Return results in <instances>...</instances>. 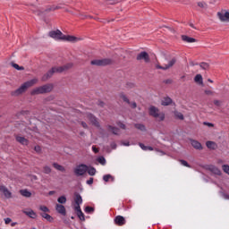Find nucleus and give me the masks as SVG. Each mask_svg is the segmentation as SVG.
<instances>
[{"mask_svg":"<svg viewBox=\"0 0 229 229\" xmlns=\"http://www.w3.org/2000/svg\"><path fill=\"white\" fill-rule=\"evenodd\" d=\"M48 35L51 38H54L55 40H66L67 42H78V38L74 36H65L64 35V33L60 31V30H52L49 32Z\"/></svg>","mask_w":229,"mask_h":229,"instance_id":"obj_1","label":"nucleus"},{"mask_svg":"<svg viewBox=\"0 0 229 229\" xmlns=\"http://www.w3.org/2000/svg\"><path fill=\"white\" fill-rule=\"evenodd\" d=\"M71 67H72V64H67L59 67H53L42 77V81H47V80H49V78H51L55 72H64V71L71 69Z\"/></svg>","mask_w":229,"mask_h":229,"instance_id":"obj_2","label":"nucleus"},{"mask_svg":"<svg viewBox=\"0 0 229 229\" xmlns=\"http://www.w3.org/2000/svg\"><path fill=\"white\" fill-rule=\"evenodd\" d=\"M38 79H32L29 81L24 82L19 89L12 92V96H21V94H24L30 87H33L36 83H38Z\"/></svg>","mask_w":229,"mask_h":229,"instance_id":"obj_3","label":"nucleus"},{"mask_svg":"<svg viewBox=\"0 0 229 229\" xmlns=\"http://www.w3.org/2000/svg\"><path fill=\"white\" fill-rule=\"evenodd\" d=\"M51 90H53V85L46 84L32 89L30 94L31 96H37L38 94H47V92H51Z\"/></svg>","mask_w":229,"mask_h":229,"instance_id":"obj_4","label":"nucleus"},{"mask_svg":"<svg viewBox=\"0 0 229 229\" xmlns=\"http://www.w3.org/2000/svg\"><path fill=\"white\" fill-rule=\"evenodd\" d=\"M149 115L155 117V119H159V121H164L165 119V114L164 113H160V110L156 106H150L148 109Z\"/></svg>","mask_w":229,"mask_h":229,"instance_id":"obj_5","label":"nucleus"},{"mask_svg":"<svg viewBox=\"0 0 229 229\" xmlns=\"http://www.w3.org/2000/svg\"><path fill=\"white\" fill-rule=\"evenodd\" d=\"M112 59H95L91 61V65H97L98 67L112 64Z\"/></svg>","mask_w":229,"mask_h":229,"instance_id":"obj_6","label":"nucleus"},{"mask_svg":"<svg viewBox=\"0 0 229 229\" xmlns=\"http://www.w3.org/2000/svg\"><path fill=\"white\" fill-rule=\"evenodd\" d=\"M89 171V166L87 165H79L74 169V174L76 176H83Z\"/></svg>","mask_w":229,"mask_h":229,"instance_id":"obj_7","label":"nucleus"},{"mask_svg":"<svg viewBox=\"0 0 229 229\" xmlns=\"http://www.w3.org/2000/svg\"><path fill=\"white\" fill-rule=\"evenodd\" d=\"M174 64H176V58H172L168 62V64H165V66L157 64L156 67H157V69H161L162 71H167V69H171V67H173V65H174Z\"/></svg>","mask_w":229,"mask_h":229,"instance_id":"obj_8","label":"nucleus"},{"mask_svg":"<svg viewBox=\"0 0 229 229\" xmlns=\"http://www.w3.org/2000/svg\"><path fill=\"white\" fill-rule=\"evenodd\" d=\"M217 17L221 22H229V12L217 13Z\"/></svg>","mask_w":229,"mask_h":229,"instance_id":"obj_9","label":"nucleus"},{"mask_svg":"<svg viewBox=\"0 0 229 229\" xmlns=\"http://www.w3.org/2000/svg\"><path fill=\"white\" fill-rule=\"evenodd\" d=\"M0 192L6 198V199H12V191H8L6 186L0 185Z\"/></svg>","mask_w":229,"mask_h":229,"instance_id":"obj_10","label":"nucleus"},{"mask_svg":"<svg viewBox=\"0 0 229 229\" xmlns=\"http://www.w3.org/2000/svg\"><path fill=\"white\" fill-rule=\"evenodd\" d=\"M136 60L140 61V60H144V62L146 64H148L149 62V54H148V52H141L140 54H138Z\"/></svg>","mask_w":229,"mask_h":229,"instance_id":"obj_11","label":"nucleus"},{"mask_svg":"<svg viewBox=\"0 0 229 229\" xmlns=\"http://www.w3.org/2000/svg\"><path fill=\"white\" fill-rule=\"evenodd\" d=\"M87 119H89V121H90V123H91V124H93V126L99 128V122L98 121V118H96V116H94V114H88Z\"/></svg>","mask_w":229,"mask_h":229,"instance_id":"obj_12","label":"nucleus"},{"mask_svg":"<svg viewBox=\"0 0 229 229\" xmlns=\"http://www.w3.org/2000/svg\"><path fill=\"white\" fill-rule=\"evenodd\" d=\"M190 142L192 148H194V149H199V150L203 149V146H201V143L199 141L196 140H190Z\"/></svg>","mask_w":229,"mask_h":229,"instance_id":"obj_13","label":"nucleus"},{"mask_svg":"<svg viewBox=\"0 0 229 229\" xmlns=\"http://www.w3.org/2000/svg\"><path fill=\"white\" fill-rule=\"evenodd\" d=\"M23 214L30 217V219H37V213L33 209L23 210Z\"/></svg>","mask_w":229,"mask_h":229,"instance_id":"obj_14","label":"nucleus"},{"mask_svg":"<svg viewBox=\"0 0 229 229\" xmlns=\"http://www.w3.org/2000/svg\"><path fill=\"white\" fill-rule=\"evenodd\" d=\"M114 223L118 225V226H123V225H126V220L123 218V216H117L114 218Z\"/></svg>","mask_w":229,"mask_h":229,"instance_id":"obj_15","label":"nucleus"},{"mask_svg":"<svg viewBox=\"0 0 229 229\" xmlns=\"http://www.w3.org/2000/svg\"><path fill=\"white\" fill-rule=\"evenodd\" d=\"M16 140L17 142L21 144V146H28V144H30V140H28V139L21 136H16Z\"/></svg>","mask_w":229,"mask_h":229,"instance_id":"obj_16","label":"nucleus"},{"mask_svg":"<svg viewBox=\"0 0 229 229\" xmlns=\"http://www.w3.org/2000/svg\"><path fill=\"white\" fill-rule=\"evenodd\" d=\"M55 210L58 212V214H61L62 216H65L66 214L65 207L62 204H56Z\"/></svg>","mask_w":229,"mask_h":229,"instance_id":"obj_17","label":"nucleus"},{"mask_svg":"<svg viewBox=\"0 0 229 229\" xmlns=\"http://www.w3.org/2000/svg\"><path fill=\"white\" fill-rule=\"evenodd\" d=\"M182 40L183 42H187L188 44H192V43L196 42V38H191V37H189L187 35H182Z\"/></svg>","mask_w":229,"mask_h":229,"instance_id":"obj_18","label":"nucleus"},{"mask_svg":"<svg viewBox=\"0 0 229 229\" xmlns=\"http://www.w3.org/2000/svg\"><path fill=\"white\" fill-rule=\"evenodd\" d=\"M74 202L75 205H81V203H83V199L80 193H74Z\"/></svg>","mask_w":229,"mask_h":229,"instance_id":"obj_19","label":"nucleus"},{"mask_svg":"<svg viewBox=\"0 0 229 229\" xmlns=\"http://www.w3.org/2000/svg\"><path fill=\"white\" fill-rule=\"evenodd\" d=\"M171 103H173V99H171V98L166 97V98H163L161 105L163 106H169V105H171Z\"/></svg>","mask_w":229,"mask_h":229,"instance_id":"obj_20","label":"nucleus"},{"mask_svg":"<svg viewBox=\"0 0 229 229\" xmlns=\"http://www.w3.org/2000/svg\"><path fill=\"white\" fill-rule=\"evenodd\" d=\"M40 216L49 223H53V216H51V215L47 213H40Z\"/></svg>","mask_w":229,"mask_h":229,"instance_id":"obj_21","label":"nucleus"},{"mask_svg":"<svg viewBox=\"0 0 229 229\" xmlns=\"http://www.w3.org/2000/svg\"><path fill=\"white\" fill-rule=\"evenodd\" d=\"M20 194L24 198H31V193L28 190H21Z\"/></svg>","mask_w":229,"mask_h":229,"instance_id":"obj_22","label":"nucleus"},{"mask_svg":"<svg viewBox=\"0 0 229 229\" xmlns=\"http://www.w3.org/2000/svg\"><path fill=\"white\" fill-rule=\"evenodd\" d=\"M109 131H112L114 135H119V128L114 127L112 125H108Z\"/></svg>","mask_w":229,"mask_h":229,"instance_id":"obj_23","label":"nucleus"},{"mask_svg":"<svg viewBox=\"0 0 229 229\" xmlns=\"http://www.w3.org/2000/svg\"><path fill=\"white\" fill-rule=\"evenodd\" d=\"M53 167H55V169L57 171H61L62 173L65 172V167H64L62 165H58L57 163H54Z\"/></svg>","mask_w":229,"mask_h":229,"instance_id":"obj_24","label":"nucleus"},{"mask_svg":"<svg viewBox=\"0 0 229 229\" xmlns=\"http://www.w3.org/2000/svg\"><path fill=\"white\" fill-rule=\"evenodd\" d=\"M211 173H214V174H217L218 176H221V170L217 168L216 166H211L210 167Z\"/></svg>","mask_w":229,"mask_h":229,"instance_id":"obj_25","label":"nucleus"},{"mask_svg":"<svg viewBox=\"0 0 229 229\" xmlns=\"http://www.w3.org/2000/svg\"><path fill=\"white\" fill-rule=\"evenodd\" d=\"M206 146L208 149H214L216 147V142L214 141H207Z\"/></svg>","mask_w":229,"mask_h":229,"instance_id":"obj_26","label":"nucleus"},{"mask_svg":"<svg viewBox=\"0 0 229 229\" xmlns=\"http://www.w3.org/2000/svg\"><path fill=\"white\" fill-rule=\"evenodd\" d=\"M194 81H196V83H203V76L197 74L194 78Z\"/></svg>","mask_w":229,"mask_h":229,"instance_id":"obj_27","label":"nucleus"},{"mask_svg":"<svg viewBox=\"0 0 229 229\" xmlns=\"http://www.w3.org/2000/svg\"><path fill=\"white\" fill-rule=\"evenodd\" d=\"M58 203H60L61 205H64L65 203H67V198H65V196H61L57 199Z\"/></svg>","mask_w":229,"mask_h":229,"instance_id":"obj_28","label":"nucleus"},{"mask_svg":"<svg viewBox=\"0 0 229 229\" xmlns=\"http://www.w3.org/2000/svg\"><path fill=\"white\" fill-rule=\"evenodd\" d=\"M103 180L104 182H114V176H112L111 174H106L103 176Z\"/></svg>","mask_w":229,"mask_h":229,"instance_id":"obj_29","label":"nucleus"},{"mask_svg":"<svg viewBox=\"0 0 229 229\" xmlns=\"http://www.w3.org/2000/svg\"><path fill=\"white\" fill-rule=\"evenodd\" d=\"M135 128H137V130H140V131H146V126H144V124L136 123Z\"/></svg>","mask_w":229,"mask_h":229,"instance_id":"obj_30","label":"nucleus"},{"mask_svg":"<svg viewBox=\"0 0 229 229\" xmlns=\"http://www.w3.org/2000/svg\"><path fill=\"white\" fill-rule=\"evenodd\" d=\"M98 164H101V165H105L106 164V159H105L104 157H99L97 159Z\"/></svg>","mask_w":229,"mask_h":229,"instance_id":"obj_31","label":"nucleus"},{"mask_svg":"<svg viewBox=\"0 0 229 229\" xmlns=\"http://www.w3.org/2000/svg\"><path fill=\"white\" fill-rule=\"evenodd\" d=\"M199 67L204 71H207L210 67V65L208 64V63H200Z\"/></svg>","mask_w":229,"mask_h":229,"instance_id":"obj_32","label":"nucleus"},{"mask_svg":"<svg viewBox=\"0 0 229 229\" xmlns=\"http://www.w3.org/2000/svg\"><path fill=\"white\" fill-rule=\"evenodd\" d=\"M84 212H86V214H92L94 212V208L87 206L84 209Z\"/></svg>","mask_w":229,"mask_h":229,"instance_id":"obj_33","label":"nucleus"},{"mask_svg":"<svg viewBox=\"0 0 229 229\" xmlns=\"http://www.w3.org/2000/svg\"><path fill=\"white\" fill-rule=\"evenodd\" d=\"M174 115L177 119H180L181 121H183V114L178 112V111H175L174 112Z\"/></svg>","mask_w":229,"mask_h":229,"instance_id":"obj_34","label":"nucleus"},{"mask_svg":"<svg viewBox=\"0 0 229 229\" xmlns=\"http://www.w3.org/2000/svg\"><path fill=\"white\" fill-rule=\"evenodd\" d=\"M13 67L14 69H16V71H24V67L22 66H19V64H15V63H13L12 64Z\"/></svg>","mask_w":229,"mask_h":229,"instance_id":"obj_35","label":"nucleus"},{"mask_svg":"<svg viewBox=\"0 0 229 229\" xmlns=\"http://www.w3.org/2000/svg\"><path fill=\"white\" fill-rule=\"evenodd\" d=\"M39 210H41V212H44V214H46L49 212V208L46 206H39Z\"/></svg>","mask_w":229,"mask_h":229,"instance_id":"obj_36","label":"nucleus"},{"mask_svg":"<svg viewBox=\"0 0 229 229\" xmlns=\"http://www.w3.org/2000/svg\"><path fill=\"white\" fill-rule=\"evenodd\" d=\"M77 216L79 219H81V221H85V215L83 214V211H80L79 213H77Z\"/></svg>","mask_w":229,"mask_h":229,"instance_id":"obj_37","label":"nucleus"},{"mask_svg":"<svg viewBox=\"0 0 229 229\" xmlns=\"http://www.w3.org/2000/svg\"><path fill=\"white\" fill-rule=\"evenodd\" d=\"M88 174H89V176H94L96 174V168L91 167L88 170Z\"/></svg>","mask_w":229,"mask_h":229,"instance_id":"obj_38","label":"nucleus"},{"mask_svg":"<svg viewBox=\"0 0 229 229\" xmlns=\"http://www.w3.org/2000/svg\"><path fill=\"white\" fill-rule=\"evenodd\" d=\"M43 173H45V174H49L51 173V167H49L47 165L44 166Z\"/></svg>","mask_w":229,"mask_h":229,"instance_id":"obj_39","label":"nucleus"},{"mask_svg":"<svg viewBox=\"0 0 229 229\" xmlns=\"http://www.w3.org/2000/svg\"><path fill=\"white\" fill-rule=\"evenodd\" d=\"M222 169H223L224 173H225L226 174H229V165H224L222 166Z\"/></svg>","mask_w":229,"mask_h":229,"instance_id":"obj_40","label":"nucleus"},{"mask_svg":"<svg viewBox=\"0 0 229 229\" xmlns=\"http://www.w3.org/2000/svg\"><path fill=\"white\" fill-rule=\"evenodd\" d=\"M120 98H122L125 103H128V105H130V99H128V97H126V95L122 94Z\"/></svg>","mask_w":229,"mask_h":229,"instance_id":"obj_41","label":"nucleus"},{"mask_svg":"<svg viewBox=\"0 0 229 229\" xmlns=\"http://www.w3.org/2000/svg\"><path fill=\"white\" fill-rule=\"evenodd\" d=\"M81 204H75L74 210L75 212L80 213L81 212V207H80Z\"/></svg>","mask_w":229,"mask_h":229,"instance_id":"obj_42","label":"nucleus"},{"mask_svg":"<svg viewBox=\"0 0 229 229\" xmlns=\"http://www.w3.org/2000/svg\"><path fill=\"white\" fill-rule=\"evenodd\" d=\"M182 165H184V167H191V165H189V163H187V161L181 159L180 160Z\"/></svg>","mask_w":229,"mask_h":229,"instance_id":"obj_43","label":"nucleus"},{"mask_svg":"<svg viewBox=\"0 0 229 229\" xmlns=\"http://www.w3.org/2000/svg\"><path fill=\"white\" fill-rule=\"evenodd\" d=\"M140 148L143 149V151H148V146L144 145L143 143H139Z\"/></svg>","mask_w":229,"mask_h":229,"instance_id":"obj_44","label":"nucleus"},{"mask_svg":"<svg viewBox=\"0 0 229 229\" xmlns=\"http://www.w3.org/2000/svg\"><path fill=\"white\" fill-rule=\"evenodd\" d=\"M198 6H199V8H206L207 4L205 2H199Z\"/></svg>","mask_w":229,"mask_h":229,"instance_id":"obj_45","label":"nucleus"},{"mask_svg":"<svg viewBox=\"0 0 229 229\" xmlns=\"http://www.w3.org/2000/svg\"><path fill=\"white\" fill-rule=\"evenodd\" d=\"M205 94L207 96H213L214 95V91L210 90V89H206L205 90Z\"/></svg>","mask_w":229,"mask_h":229,"instance_id":"obj_46","label":"nucleus"},{"mask_svg":"<svg viewBox=\"0 0 229 229\" xmlns=\"http://www.w3.org/2000/svg\"><path fill=\"white\" fill-rule=\"evenodd\" d=\"M119 128H122V130H126V125L121 122H119L118 123Z\"/></svg>","mask_w":229,"mask_h":229,"instance_id":"obj_47","label":"nucleus"},{"mask_svg":"<svg viewBox=\"0 0 229 229\" xmlns=\"http://www.w3.org/2000/svg\"><path fill=\"white\" fill-rule=\"evenodd\" d=\"M204 126H208L209 128H214V123L204 122Z\"/></svg>","mask_w":229,"mask_h":229,"instance_id":"obj_48","label":"nucleus"},{"mask_svg":"<svg viewBox=\"0 0 229 229\" xmlns=\"http://www.w3.org/2000/svg\"><path fill=\"white\" fill-rule=\"evenodd\" d=\"M4 223L5 225H10L12 223V218L10 217L4 218Z\"/></svg>","mask_w":229,"mask_h":229,"instance_id":"obj_49","label":"nucleus"},{"mask_svg":"<svg viewBox=\"0 0 229 229\" xmlns=\"http://www.w3.org/2000/svg\"><path fill=\"white\" fill-rule=\"evenodd\" d=\"M92 183H94V178H89V180L87 181V184L88 185H92Z\"/></svg>","mask_w":229,"mask_h":229,"instance_id":"obj_50","label":"nucleus"},{"mask_svg":"<svg viewBox=\"0 0 229 229\" xmlns=\"http://www.w3.org/2000/svg\"><path fill=\"white\" fill-rule=\"evenodd\" d=\"M214 105H216V106H221V101L214 100Z\"/></svg>","mask_w":229,"mask_h":229,"instance_id":"obj_51","label":"nucleus"},{"mask_svg":"<svg viewBox=\"0 0 229 229\" xmlns=\"http://www.w3.org/2000/svg\"><path fill=\"white\" fill-rule=\"evenodd\" d=\"M92 151H94V153H99V149L96 148V146L92 147Z\"/></svg>","mask_w":229,"mask_h":229,"instance_id":"obj_52","label":"nucleus"},{"mask_svg":"<svg viewBox=\"0 0 229 229\" xmlns=\"http://www.w3.org/2000/svg\"><path fill=\"white\" fill-rule=\"evenodd\" d=\"M131 108H137V103L135 102H132V103H130Z\"/></svg>","mask_w":229,"mask_h":229,"instance_id":"obj_53","label":"nucleus"},{"mask_svg":"<svg viewBox=\"0 0 229 229\" xmlns=\"http://www.w3.org/2000/svg\"><path fill=\"white\" fill-rule=\"evenodd\" d=\"M34 149L38 153V151H40V146H36Z\"/></svg>","mask_w":229,"mask_h":229,"instance_id":"obj_54","label":"nucleus"},{"mask_svg":"<svg viewBox=\"0 0 229 229\" xmlns=\"http://www.w3.org/2000/svg\"><path fill=\"white\" fill-rule=\"evenodd\" d=\"M223 197H224L225 199H229V195L226 194V193H224Z\"/></svg>","mask_w":229,"mask_h":229,"instance_id":"obj_55","label":"nucleus"},{"mask_svg":"<svg viewBox=\"0 0 229 229\" xmlns=\"http://www.w3.org/2000/svg\"><path fill=\"white\" fill-rule=\"evenodd\" d=\"M81 126H83L84 128H89V126L87 125V123L85 122L81 123Z\"/></svg>","mask_w":229,"mask_h":229,"instance_id":"obj_56","label":"nucleus"},{"mask_svg":"<svg viewBox=\"0 0 229 229\" xmlns=\"http://www.w3.org/2000/svg\"><path fill=\"white\" fill-rule=\"evenodd\" d=\"M153 151V148L152 147H147V151Z\"/></svg>","mask_w":229,"mask_h":229,"instance_id":"obj_57","label":"nucleus"},{"mask_svg":"<svg viewBox=\"0 0 229 229\" xmlns=\"http://www.w3.org/2000/svg\"><path fill=\"white\" fill-rule=\"evenodd\" d=\"M190 26H191V28H192L193 30H196V27L194 26V24L190 23Z\"/></svg>","mask_w":229,"mask_h":229,"instance_id":"obj_58","label":"nucleus"},{"mask_svg":"<svg viewBox=\"0 0 229 229\" xmlns=\"http://www.w3.org/2000/svg\"><path fill=\"white\" fill-rule=\"evenodd\" d=\"M100 106H105V103H103V102H99V104H98Z\"/></svg>","mask_w":229,"mask_h":229,"instance_id":"obj_59","label":"nucleus"},{"mask_svg":"<svg viewBox=\"0 0 229 229\" xmlns=\"http://www.w3.org/2000/svg\"><path fill=\"white\" fill-rule=\"evenodd\" d=\"M123 146H130V142H123Z\"/></svg>","mask_w":229,"mask_h":229,"instance_id":"obj_60","label":"nucleus"},{"mask_svg":"<svg viewBox=\"0 0 229 229\" xmlns=\"http://www.w3.org/2000/svg\"><path fill=\"white\" fill-rule=\"evenodd\" d=\"M48 194L49 196H53V194H55V191H49Z\"/></svg>","mask_w":229,"mask_h":229,"instance_id":"obj_61","label":"nucleus"},{"mask_svg":"<svg viewBox=\"0 0 229 229\" xmlns=\"http://www.w3.org/2000/svg\"><path fill=\"white\" fill-rule=\"evenodd\" d=\"M15 225H17V222H13L11 224V226H15Z\"/></svg>","mask_w":229,"mask_h":229,"instance_id":"obj_62","label":"nucleus"},{"mask_svg":"<svg viewBox=\"0 0 229 229\" xmlns=\"http://www.w3.org/2000/svg\"><path fill=\"white\" fill-rule=\"evenodd\" d=\"M171 80H167V81H165V83H171Z\"/></svg>","mask_w":229,"mask_h":229,"instance_id":"obj_63","label":"nucleus"},{"mask_svg":"<svg viewBox=\"0 0 229 229\" xmlns=\"http://www.w3.org/2000/svg\"><path fill=\"white\" fill-rule=\"evenodd\" d=\"M208 81H209V83H214V81L212 80H208Z\"/></svg>","mask_w":229,"mask_h":229,"instance_id":"obj_64","label":"nucleus"}]
</instances>
